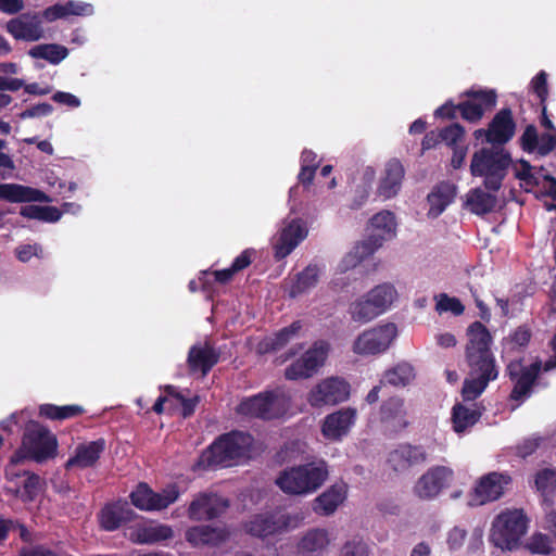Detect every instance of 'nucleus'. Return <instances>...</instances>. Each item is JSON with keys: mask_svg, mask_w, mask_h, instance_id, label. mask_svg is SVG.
<instances>
[{"mask_svg": "<svg viewBox=\"0 0 556 556\" xmlns=\"http://www.w3.org/2000/svg\"><path fill=\"white\" fill-rule=\"evenodd\" d=\"M467 336L465 359L468 377L462 387V397L465 402L477 400L500 374L491 351L492 336L488 328L480 321H473L467 329Z\"/></svg>", "mask_w": 556, "mask_h": 556, "instance_id": "1", "label": "nucleus"}, {"mask_svg": "<svg viewBox=\"0 0 556 556\" xmlns=\"http://www.w3.org/2000/svg\"><path fill=\"white\" fill-rule=\"evenodd\" d=\"M254 438L249 432L233 430L220 434L202 453L201 463L206 466L228 467L251 457Z\"/></svg>", "mask_w": 556, "mask_h": 556, "instance_id": "2", "label": "nucleus"}, {"mask_svg": "<svg viewBox=\"0 0 556 556\" xmlns=\"http://www.w3.org/2000/svg\"><path fill=\"white\" fill-rule=\"evenodd\" d=\"M328 477L325 462L307 463L282 470L276 484L286 494L305 495L318 490Z\"/></svg>", "mask_w": 556, "mask_h": 556, "instance_id": "3", "label": "nucleus"}, {"mask_svg": "<svg viewBox=\"0 0 556 556\" xmlns=\"http://www.w3.org/2000/svg\"><path fill=\"white\" fill-rule=\"evenodd\" d=\"M510 164L511 156L504 149L482 148L471 157L470 174L483 177L484 188L496 192L502 188Z\"/></svg>", "mask_w": 556, "mask_h": 556, "instance_id": "4", "label": "nucleus"}, {"mask_svg": "<svg viewBox=\"0 0 556 556\" xmlns=\"http://www.w3.org/2000/svg\"><path fill=\"white\" fill-rule=\"evenodd\" d=\"M528 522L522 509L502 511L492 522L490 542L502 551L517 549L527 533Z\"/></svg>", "mask_w": 556, "mask_h": 556, "instance_id": "5", "label": "nucleus"}, {"mask_svg": "<svg viewBox=\"0 0 556 556\" xmlns=\"http://www.w3.org/2000/svg\"><path fill=\"white\" fill-rule=\"evenodd\" d=\"M58 441L51 431L40 422L29 420L24 429L22 444L16 456L43 463L56 455Z\"/></svg>", "mask_w": 556, "mask_h": 556, "instance_id": "6", "label": "nucleus"}, {"mask_svg": "<svg viewBox=\"0 0 556 556\" xmlns=\"http://www.w3.org/2000/svg\"><path fill=\"white\" fill-rule=\"evenodd\" d=\"M304 516L301 513H262L251 517L244 523V531L258 539L279 535L293 530L303 522Z\"/></svg>", "mask_w": 556, "mask_h": 556, "instance_id": "7", "label": "nucleus"}, {"mask_svg": "<svg viewBox=\"0 0 556 556\" xmlns=\"http://www.w3.org/2000/svg\"><path fill=\"white\" fill-rule=\"evenodd\" d=\"M396 291L390 283L371 289L366 295L353 302L349 307L352 320L367 324L384 313L392 304Z\"/></svg>", "mask_w": 556, "mask_h": 556, "instance_id": "8", "label": "nucleus"}, {"mask_svg": "<svg viewBox=\"0 0 556 556\" xmlns=\"http://www.w3.org/2000/svg\"><path fill=\"white\" fill-rule=\"evenodd\" d=\"M286 401L277 391L261 392L256 395L243 399L238 405L240 415L256 417L264 420L279 418L285 414Z\"/></svg>", "mask_w": 556, "mask_h": 556, "instance_id": "9", "label": "nucleus"}, {"mask_svg": "<svg viewBox=\"0 0 556 556\" xmlns=\"http://www.w3.org/2000/svg\"><path fill=\"white\" fill-rule=\"evenodd\" d=\"M374 231L355 248V256L364 260L372 255L383 242L395 233V215L390 211H381L370 219Z\"/></svg>", "mask_w": 556, "mask_h": 556, "instance_id": "10", "label": "nucleus"}, {"mask_svg": "<svg viewBox=\"0 0 556 556\" xmlns=\"http://www.w3.org/2000/svg\"><path fill=\"white\" fill-rule=\"evenodd\" d=\"M330 351V344L325 340L315 341L312 346L285 370L288 380L306 379L314 376L325 364Z\"/></svg>", "mask_w": 556, "mask_h": 556, "instance_id": "11", "label": "nucleus"}, {"mask_svg": "<svg viewBox=\"0 0 556 556\" xmlns=\"http://www.w3.org/2000/svg\"><path fill=\"white\" fill-rule=\"evenodd\" d=\"M542 364L540 361L529 366H523L522 359L510 361L506 366V375L514 382L510 391L509 400L515 402H523L530 396L533 386L535 384Z\"/></svg>", "mask_w": 556, "mask_h": 556, "instance_id": "12", "label": "nucleus"}, {"mask_svg": "<svg viewBox=\"0 0 556 556\" xmlns=\"http://www.w3.org/2000/svg\"><path fill=\"white\" fill-rule=\"evenodd\" d=\"M180 495L176 483L168 484L161 492H154L147 483L141 482L130 493L131 504L140 510H162L175 503Z\"/></svg>", "mask_w": 556, "mask_h": 556, "instance_id": "13", "label": "nucleus"}, {"mask_svg": "<svg viewBox=\"0 0 556 556\" xmlns=\"http://www.w3.org/2000/svg\"><path fill=\"white\" fill-rule=\"evenodd\" d=\"M396 336L393 324L381 325L363 331L353 342L352 350L361 356L377 355L384 352Z\"/></svg>", "mask_w": 556, "mask_h": 556, "instance_id": "14", "label": "nucleus"}, {"mask_svg": "<svg viewBox=\"0 0 556 556\" xmlns=\"http://www.w3.org/2000/svg\"><path fill=\"white\" fill-rule=\"evenodd\" d=\"M229 506V500L218 493L200 492L190 502L187 516L191 521H211L222 517Z\"/></svg>", "mask_w": 556, "mask_h": 556, "instance_id": "15", "label": "nucleus"}, {"mask_svg": "<svg viewBox=\"0 0 556 556\" xmlns=\"http://www.w3.org/2000/svg\"><path fill=\"white\" fill-rule=\"evenodd\" d=\"M350 396V384L338 377H330L317 383L308 393L307 402L312 407L336 405Z\"/></svg>", "mask_w": 556, "mask_h": 556, "instance_id": "16", "label": "nucleus"}, {"mask_svg": "<svg viewBox=\"0 0 556 556\" xmlns=\"http://www.w3.org/2000/svg\"><path fill=\"white\" fill-rule=\"evenodd\" d=\"M511 483V477L503 472H489L482 476L470 493L469 504L481 506L489 502L497 501L505 489Z\"/></svg>", "mask_w": 556, "mask_h": 556, "instance_id": "17", "label": "nucleus"}, {"mask_svg": "<svg viewBox=\"0 0 556 556\" xmlns=\"http://www.w3.org/2000/svg\"><path fill=\"white\" fill-rule=\"evenodd\" d=\"M468 99L459 102V113L463 119L469 123L479 122L486 111L495 108L497 94L495 90H475L473 88L462 93Z\"/></svg>", "mask_w": 556, "mask_h": 556, "instance_id": "18", "label": "nucleus"}, {"mask_svg": "<svg viewBox=\"0 0 556 556\" xmlns=\"http://www.w3.org/2000/svg\"><path fill=\"white\" fill-rule=\"evenodd\" d=\"M453 475V470L448 467H431L417 480L414 492L421 500L434 498L450 485Z\"/></svg>", "mask_w": 556, "mask_h": 556, "instance_id": "19", "label": "nucleus"}, {"mask_svg": "<svg viewBox=\"0 0 556 556\" xmlns=\"http://www.w3.org/2000/svg\"><path fill=\"white\" fill-rule=\"evenodd\" d=\"M230 538V531L226 525H199L188 528L185 532L186 541L195 548L218 547Z\"/></svg>", "mask_w": 556, "mask_h": 556, "instance_id": "20", "label": "nucleus"}, {"mask_svg": "<svg viewBox=\"0 0 556 556\" xmlns=\"http://www.w3.org/2000/svg\"><path fill=\"white\" fill-rule=\"evenodd\" d=\"M219 352L208 342L194 344L189 349L187 366L190 374H201L204 378L219 362Z\"/></svg>", "mask_w": 556, "mask_h": 556, "instance_id": "21", "label": "nucleus"}, {"mask_svg": "<svg viewBox=\"0 0 556 556\" xmlns=\"http://www.w3.org/2000/svg\"><path fill=\"white\" fill-rule=\"evenodd\" d=\"M105 448L106 441L103 438H99L94 441L79 443L76 446L74 454L66 460L64 465L65 469H86L96 466Z\"/></svg>", "mask_w": 556, "mask_h": 556, "instance_id": "22", "label": "nucleus"}, {"mask_svg": "<svg viewBox=\"0 0 556 556\" xmlns=\"http://www.w3.org/2000/svg\"><path fill=\"white\" fill-rule=\"evenodd\" d=\"M516 122L509 108L501 109L489 123L488 143L506 144L516 132Z\"/></svg>", "mask_w": 556, "mask_h": 556, "instance_id": "23", "label": "nucleus"}, {"mask_svg": "<svg viewBox=\"0 0 556 556\" xmlns=\"http://www.w3.org/2000/svg\"><path fill=\"white\" fill-rule=\"evenodd\" d=\"M5 28L16 40L37 41L43 36L41 21L37 14H22L12 18Z\"/></svg>", "mask_w": 556, "mask_h": 556, "instance_id": "24", "label": "nucleus"}, {"mask_svg": "<svg viewBox=\"0 0 556 556\" xmlns=\"http://www.w3.org/2000/svg\"><path fill=\"white\" fill-rule=\"evenodd\" d=\"M306 235L307 230L303 226L302 220H291L282 228L279 238L274 244L275 258L280 261L287 257L305 239Z\"/></svg>", "mask_w": 556, "mask_h": 556, "instance_id": "25", "label": "nucleus"}, {"mask_svg": "<svg viewBox=\"0 0 556 556\" xmlns=\"http://www.w3.org/2000/svg\"><path fill=\"white\" fill-rule=\"evenodd\" d=\"M379 418L383 425L393 431H402L409 425L405 402L400 396H391L382 402Z\"/></svg>", "mask_w": 556, "mask_h": 556, "instance_id": "26", "label": "nucleus"}, {"mask_svg": "<svg viewBox=\"0 0 556 556\" xmlns=\"http://www.w3.org/2000/svg\"><path fill=\"white\" fill-rule=\"evenodd\" d=\"M427 452L421 445L401 444L390 452L388 463L395 471H404L427 460Z\"/></svg>", "mask_w": 556, "mask_h": 556, "instance_id": "27", "label": "nucleus"}, {"mask_svg": "<svg viewBox=\"0 0 556 556\" xmlns=\"http://www.w3.org/2000/svg\"><path fill=\"white\" fill-rule=\"evenodd\" d=\"M356 410L348 407L328 415L323 424V434L330 440H340L346 435L355 422Z\"/></svg>", "mask_w": 556, "mask_h": 556, "instance_id": "28", "label": "nucleus"}, {"mask_svg": "<svg viewBox=\"0 0 556 556\" xmlns=\"http://www.w3.org/2000/svg\"><path fill=\"white\" fill-rule=\"evenodd\" d=\"M404 175L405 169L401 161L397 159L389 160L378 186V194L383 199L395 197L401 189Z\"/></svg>", "mask_w": 556, "mask_h": 556, "instance_id": "29", "label": "nucleus"}, {"mask_svg": "<svg viewBox=\"0 0 556 556\" xmlns=\"http://www.w3.org/2000/svg\"><path fill=\"white\" fill-rule=\"evenodd\" d=\"M0 200L10 203L49 202L50 198L41 190L18 185L0 184Z\"/></svg>", "mask_w": 556, "mask_h": 556, "instance_id": "30", "label": "nucleus"}, {"mask_svg": "<svg viewBox=\"0 0 556 556\" xmlns=\"http://www.w3.org/2000/svg\"><path fill=\"white\" fill-rule=\"evenodd\" d=\"M346 497L344 484H333L314 500L313 510L320 516H330Z\"/></svg>", "mask_w": 556, "mask_h": 556, "instance_id": "31", "label": "nucleus"}, {"mask_svg": "<svg viewBox=\"0 0 556 556\" xmlns=\"http://www.w3.org/2000/svg\"><path fill=\"white\" fill-rule=\"evenodd\" d=\"M135 513L127 505L114 503L105 505L100 515V526L105 531H115L122 525L130 521Z\"/></svg>", "mask_w": 556, "mask_h": 556, "instance_id": "32", "label": "nucleus"}, {"mask_svg": "<svg viewBox=\"0 0 556 556\" xmlns=\"http://www.w3.org/2000/svg\"><path fill=\"white\" fill-rule=\"evenodd\" d=\"M455 197V185L446 181H441L435 185L427 197L430 206L428 215L431 217H438L441 215L445 208L454 201Z\"/></svg>", "mask_w": 556, "mask_h": 556, "instance_id": "33", "label": "nucleus"}, {"mask_svg": "<svg viewBox=\"0 0 556 556\" xmlns=\"http://www.w3.org/2000/svg\"><path fill=\"white\" fill-rule=\"evenodd\" d=\"M302 329V321L294 320L291 325L283 327L274 334L264 338L258 343V352L262 354L277 352L293 340Z\"/></svg>", "mask_w": 556, "mask_h": 556, "instance_id": "34", "label": "nucleus"}, {"mask_svg": "<svg viewBox=\"0 0 556 556\" xmlns=\"http://www.w3.org/2000/svg\"><path fill=\"white\" fill-rule=\"evenodd\" d=\"M174 535L173 529L167 525H154V526H146L140 525L137 526L130 532V540L138 544H154L168 539H172Z\"/></svg>", "mask_w": 556, "mask_h": 556, "instance_id": "35", "label": "nucleus"}, {"mask_svg": "<svg viewBox=\"0 0 556 556\" xmlns=\"http://www.w3.org/2000/svg\"><path fill=\"white\" fill-rule=\"evenodd\" d=\"M482 412L479 408H469L464 404L456 403L452 408L453 430L457 433L466 431L475 426L481 418Z\"/></svg>", "mask_w": 556, "mask_h": 556, "instance_id": "36", "label": "nucleus"}, {"mask_svg": "<svg viewBox=\"0 0 556 556\" xmlns=\"http://www.w3.org/2000/svg\"><path fill=\"white\" fill-rule=\"evenodd\" d=\"M329 544L325 529H311L300 540L298 549L302 554H320Z\"/></svg>", "mask_w": 556, "mask_h": 556, "instance_id": "37", "label": "nucleus"}, {"mask_svg": "<svg viewBox=\"0 0 556 556\" xmlns=\"http://www.w3.org/2000/svg\"><path fill=\"white\" fill-rule=\"evenodd\" d=\"M496 203V195L485 192L480 188L470 190L467 197V205L476 215H485L493 212Z\"/></svg>", "mask_w": 556, "mask_h": 556, "instance_id": "38", "label": "nucleus"}, {"mask_svg": "<svg viewBox=\"0 0 556 556\" xmlns=\"http://www.w3.org/2000/svg\"><path fill=\"white\" fill-rule=\"evenodd\" d=\"M85 413L81 405L70 404L58 406L54 404H42L39 406V415L50 420H65L78 417Z\"/></svg>", "mask_w": 556, "mask_h": 556, "instance_id": "39", "label": "nucleus"}, {"mask_svg": "<svg viewBox=\"0 0 556 556\" xmlns=\"http://www.w3.org/2000/svg\"><path fill=\"white\" fill-rule=\"evenodd\" d=\"M318 278L319 268L316 265H308L296 275V279L290 287L289 295L291 298H296L298 295L307 292L317 285Z\"/></svg>", "mask_w": 556, "mask_h": 556, "instance_id": "40", "label": "nucleus"}, {"mask_svg": "<svg viewBox=\"0 0 556 556\" xmlns=\"http://www.w3.org/2000/svg\"><path fill=\"white\" fill-rule=\"evenodd\" d=\"M414 368L407 363H400L386 370L380 381L381 384L405 387L414 379Z\"/></svg>", "mask_w": 556, "mask_h": 556, "instance_id": "41", "label": "nucleus"}, {"mask_svg": "<svg viewBox=\"0 0 556 556\" xmlns=\"http://www.w3.org/2000/svg\"><path fill=\"white\" fill-rule=\"evenodd\" d=\"M28 54L34 59H43L51 64H59L67 56L68 50L58 43H42L33 47Z\"/></svg>", "mask_w": 556, "mask_h": 556, "instance_id": "42", "label": "nucleus"}, {"mask_svg": "<svg viewBox=\"0 0 556 556\" xmlns=\"http://www.w3.org/2000/svg\"><path fill=\"white\" fill-rule=\"evenodd\" d=\"M20 214L23 217L46 223H55L62 216V212L55 206H39L34 204L22 206Z\"/></svg>", "mask_w": 556, "mask_h": 556, "instance_id": "43", "label": "nucleus"}, {"mask_svg": "<svg viewBox=\"0 0 556 556\" xmlns=\"http://www.w3.org/2000/svg\"><path fill=\"white\" fill-rule=\"evenodd\" d=\"M534 484L542 495H547L556 490V469L544 468L535 475Z\"/></svg>", "mask_w": 556, "mask_h": 556, "instance_id": "44", "label": "nucleus"}, {"mask_svg": "<svg viewBox=\"0 0 556 556\" xmlns=\"http://www.w3.org/2000/svg\"><path fill=\"white\" fill-rule=\"evenodd\" d=\"M526 548L531 554L539 555H549L554 551L552 540L543 533H534L526 544Z\"/></svg>", "mask_w": 556, "mask_h": 556, "instance_id": "45", "label": "nucleus"}, {"mask_svg": "<svg viewBox=\"0 0 556 556\" xmlns=\"http://www.w3.org/2000/svg\"><path fill=\"white\" fill-rule=\"evenodd\" d=\"M465 135V129L459 123H453L450 126L443 128L439 132L441 141L445 142L450 147L457 146V141L462 140Z\"/></svg>", "mask_w": 556, "mask_h": 556, "instance_id": "46", "label": "nucleus"}, {"mask_svg": "<svg viewBox=\"0 0 556 556\" xmlns=\"http://www.w3.org/2000/svg\"><path fill=\"white\" fill-rule=\"evenodd\" d=\"M530 88L533 93L540 100V104H546V100L548 97V86H547V74L545 71H540L530 83Z\"/></svg>", "mask_w": 556, "mask_h": 556, "instance_id": "47", "label": "nucleus"}, {"mask_svg": "<svg viewBox=\"0 0 556 556\" xmlns=\"http://www.w3.org/2000/svg\"><path fill=\"white\" fill-rule=\"evenodd\" d=\"M435 308L438 312H452L455 316L464 313L465 306L456 298H451L445 293L440 294Z\"/></svg>", "mask_w": 556, "mask_h": 556, "instance_id": "48", "label": "nucleus"}, {"mask_svg": "<svg viewBox=\"0 0 556 556\" xmlns=\"http://www.w3.org/2000/svg\"><path fill=\"white\" fill-rule=\"evenodd\" d=\"M520 147L525 152L532 153L539 148V134L533 124L528 125L520 139Z\"/></svg>", "mask_w": 556, "mask_h": 556, "instance_id": "49", "label": "nucleus"}, {"mask_svg": "<svg viewBox=\"0 0 556 556\" xmlns=\"http://www.w3.org/2000/svg\"><path fill=\"white\" fill-rule=\"evenodd\" d=\"M40 490V477L34 472L27 473V477L23 483V501L31 502L34 501Z\"/></svg>", "mask_w": 556, "mask_h": 556, "instance_id": "50", "label": "nucleus"}, {"mask_svg": "<svg viewBox=\"0 0 556 556\" xmlns=\"http://www.w3.org/2000/svg\"><path fill=\"white\" fill-rule=\"evenodd\" d=\"M521 169L516 173V178L525 184L526 187L533 188L534 186H541L540 172L533 174L532 166L528 161L522 160L520 162Z\"/></svg>", "mask_w": 556, "mask_h": 556, "instance_id": "51", "label": "nucleus"}, {"mask_svg": "<svg viewBox=\"0 0 556 556\" xmlns=\"http://www.w3.org/2000/svg\"><path fill=\"white\" fill-rule=\"evenodd\" d=\"M53 112V106L50 103L43 102L33 105L18 114L21 119L45 117Z\"/></svg>", "mask_w": 556, "mask_h": 556, "instance_id": "52", "label": "nucleus"}, {"mask_svg": "<svg viewBox=\"0 0 556 556\" xmlns=\"http://www.w3.org/2000/svg\"><path fill=\"white\" fill-rule=\"evenodd\" d=\"M66 15H75V16H88L93 13V7L90 3L80 2V1H67L64 3Z\"/></svg>", "mask_w": 556, "mask_h": 556, "instance_id": "53", "label": "nucleus"}, {"mask_svg": "<svg viewBox=\"0 0 556 556\" xmlns=\"http://www.w3.org/2000/svg\"><path fill=\"white\" fill-rule=\"evenodd\" d=\"M340 556H369V549L366 543L353 540L343 545Z\"/></svg>", "mask_w": 556, "mask_h": 556, "instance_id": "54", "label": "nucleus"}, {"mask_svg": "<svg viewBox=\"0 0 556 556\" xmlns=\"http://www.w3.org/2000/svg\"><path fill=\"white\" fill-rule=\"evenodd\" d=\"M255 256L254 249H245L243 250L232 262L230 265L232 267V271H240L249 267Z\"/></svg>", "mask_w": 556, "mask_h": 556, "instance_id": "55", "label": "nucleus"}, {"mask_svg": "<svg viewBox=\"0 0 556 556\" xmlns=\"http://www.w3.org/2000/svg\"><path fill=\"white\" fill-rule=\"evenodd\" d=\"M457 112H459V103L454 104L452 100H448L434 111V116L443 119H455Z\"/></svg>", "mask_w": 556, "mask_h": 556, "instance_id": "56", "label": "nucleus"}, {"mask_svg": "<svg viewBox=\"0 0 556 556\" xmlns=\"http://www.w3.org/2000/svg\"><path fill=\"white\" fill-rule=\"evenodd\" d=\"M556 147V135L553 134H542L539 137V148L536 149L538 153L542 156L549 154Z\"/></svg>", "mask_w": 556, "mask_h": 556, "instance_id": "57", "label": "nucleus"}, {"mask_svg": "<svg viewBox=\"0 0 556 556\" xmlns=\"http://www.w3.org/2000/svg\"><path fill=\"white\" fill-rule=\"evenodd\" d=\"M540 443H541L540 438H530V439L523 440L522 443H520L517 446V455L522 458H526V457L532 455L540 446Z\"/></svg>", "mask_w": 556, "mask_h": 556, "instance_id": "58", "label": "nucleus"}, {"mask_svg": "<svg viewBox=\"0 0 556 556\" xmlns=\"http://www.w3.org/2000/svg\"><path fill=\"white\" fill-rule=\"evenodd\" d=\"M467 536V532L465 529H462L459 527H454L447 535V544L451 549H457L459 548L463 543L465 542V539Z\"/></svg>", "mask_w": 556, "mask_h": 556, "instance_id": "59", "label": "nucleus"}, {"mask_svg": "<svg viewBox=\"0 0 556 556\" xmlns=\"http://www.w3.org/2000/svg\"><path fill=\"white\" fill-rule=\"evenodd\" d=\"M52 100L70 108H78L80 105V100L76 96L65 91H56L52 96Z\"/></svg>", "mask_w": 556, "mask_h": 556, "instance_id": "60", "label": "nucleus"}, {"mask_svg": "<svg viewBox=\"0 0 556 556\" xmlns=\"http://www.w3.org/2000/svg\"><path fill=\"white\" fill-rule=\"evenodd\" d=\"M531 339V332L530 330L525 327L520 326L518 327L514 333L510 336V341L517 345V346H526L530 342Z\"/></svg>", "mask_w": 556, "mask_h": 556, "instance_id": "61", "label": "nucleus"}, {"mask_svg": "<svg viewBox=\"0 0 556 556\" xmlns=\"http://www.w3.org/2000/svg\"><path fill=\"white\" fill-rule=\"evenodd\" d=\"M41 248L38 244H24L16 249V257L21 262H28L33 256L38 255Z\"/></svg>", "mask_w": 556, "mask_h": 556, "instance_id": "62", "label": "nucleus"}, {"mask_svg": "<svg viewBox=\"0 0 556 556\" xmlns=\"http://www.w3.org/2000/svg\"><path fill=\"white\" fill-rule=\"evenodd\" d=\"M43 17L49 21V22H53L55 20H59V18H64V17H67L66 15V10H65V4H54V5H51L49 8H47L45 11H43Z\"/></svg>", "mask_w": 556, "mask_h": 556, "instance_id": "63", "label": "nucleus"}, {"mask_svg": "<svg viewBox=\"0 0 556 556\" xmlns=\"http://www.w3.org/2000/svg\"><path fill=\"white\" fill-rule=\"evenodd\" d=\"M178 402L181 405V415L184 418H188L193 415L195 407L199 403V397L194 396L192 399H187L184 395L179 396Z\"/></svg>", "mask_w": 556, "mask_h": 556, "instance_id": "64", "label": "nucleus"}]
</instances>
